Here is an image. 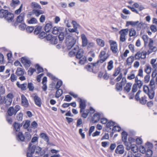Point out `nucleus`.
Here are the masks:
<instances>
[{"mask_svg": "<svg viewBox=\"0 0 157 157\" xmlns=\"http://www.w3.org/2000/svg\"><path fill=\"white\" fill-rule=\"evenodd\" d=\"M35 150L36 154L40 155H43L45 153L44 151H42L41 148L39 146L33 145L31 143H30L27 150V157H33V155Z\"/></svg>", "mask_w": 157, "mask_h": 157, "instance_id": "1", "label": "nucleus"}, {"mask_svg": "<svg viewBox=\"0 0 157 157\" xmlns=\"http://www.w3.org/2000/svg\"><path fill=\"white\" fill-rule=\"evenodd\" d=\"M155 83L154 80L153 79H151L149 86L146 85H144L143 86L144 92L147 94L149 98L151 99H153L154 97L155 89Z\"/></svg>", "mask_w": 157, "mask_h": 157, "instance_id": "2", "label": "nucleus"}, {"mask_svg": "<svg viewBox=\"0 0 157 157\" xmlns=\"http://www.w3.org/2000/svg\"><path fill=\"white\" fill-rule=\"evenodd\" d=\"M66 32L65 44L68 49L70 50L76 44V40L72 36V34L67 33V29H65Z\"/></svg>", "mask_w": 157, "mask_h": 157, "instance_id": "3", "label": "nucleus"}, {"mask_svg": "<svg viewBox=\"0 0 157 157\" xmlns=\"http://www.w3.org/2000/svg\"><path fill=\"white\" fill-rule=\"evenodd\" d=\"M20 109V107L18 105H16L14 108L13 106L10 107L8 109L7 114L10 116L15 115Z\"/></svg>", "mask_w": 157, "mask_h": 157, "instance_id": "4", "label": "nucleus"}, {"mask_svg": "<svg viewBox=\"0 0 157 157\" xmlns=\"http://www.w3.org/2000/svg\"><path fill=\"white\" fill-rule=\"evenodd\" d=\"M109 42L110 45V49L113 53L116 54L118 51L117 44L116 42L110 40Z\"/></svg>", "mask_w": 157, "mask_h": 157, "instance_id": "5", "label": "nucleus"}, {"mask_svg": "<svg viewBox=\"0 0 157 157\" xmlns=\"http://www.w3.org/2000/svg\"><path fill=\"white\" fill-rule=\"evenodd\" d=\"M24 121L21 123H19L16 121L13 123L12 126L13 127V130L16 132H19L20 130L21 127L24 123Z\"/></svg>", "mask_w": 157, "mask_h": 157, "instance_id": "6", "label": "nucleus"}, {"mask_svg": "<svg viewBox=\"0 0 157 157\" xmlns=\"http://www.w3.org/2000/svg\"><path fill=\"white\" fill-rule=\"evenodd\" d=\"M21 62L23 64L25 67H29L31 64L30 61L25 57H22L21 58Z\"/></svg>", "mask_w": 157, "mask_h": 157, "instance_id": "7", "label": "nucleus"}, {"mask_svg": "<svg viewBox=\"0 0 157 157\" xmlns=\"http://www.w3.org/2000/svg\"><path fill=\"white\" fill-rule=\"evenodd\" d=\"M16 138L19 142H24L25 141V135L22 132H19L18 133H16Z\"/></svg>", "mask_w": 157, "mask_h": 157, "instance_id": "8", "label": "nucleus"}, {"mask_svg": "<svg viewBox=\"0 0 157 157\" xmlns=\"http://www.w3.org/2000/svg\"><path fill=\"white\" fill-rule=\"evenodd\" d=\"M128 133L125 131H123L121 133L122 140L125 146H128V143L127 141Z\"/></svg>", "mask_w": 157, "mask_h": 157, "instance_id": "9", "label": "nucleus"}, {"mask_svg": "<svg viewBox=\"0 0 157 157\" xmlns=\"http://www.w3.org/2000/svg\"><path fill=\"white\" fill-rule=\"evenodd\" d=\"M124 152V148L122 145H119L115 150V152L117 154H122Z\"/></svg>", "mask_w": 157, "mask_h": 157, "instance_id": "10", "label": "nucleus"}, {"mask_svg": "<svg viewBox=\"0 0 157 157\" xmlns=\"http://www.w3.org/2000/svg\"><path fill=\"white\" fill-rule=\"evenodd\" d=\"M126 146V149L128 150L131 149L132 151L134 153H135L138 151V148L137 146L135 144H132L130 145Z\"/></svg>", "mask_w": 157, "mask_h": 157, "instance_id": "11", "label": "nucleus"}, {"mask_svg": "<svg viewBox=\"0 0 157 157\" xmlns=\"http://www.w3.org/2000/svg\"><path fill=\"white\" fill-rule=\"evenodd\" d=\"M33 99L35 104L38 106L40 107L42 104L40 98L36 95L33 97Z\"/></svg>", "mask_w": 157, "mask_h": 157, "instance_id": "12", "label": "nucleus"}, {"mask_svg": "<svg viewBox=\"0 0 157 157\" xmlns=\"http://www.w3.org/2000/svg\"><path fill=\"white\" fill-rule=\"evenodd\" d=\"M21 99L22 105L26 108L28 107L29 103L27 98L24 95L21 96Z\"/></svg>", "mask_w": 157, "mask_h": 157, "instance_id": "13", "label": "nucleus"}, {"mask_svg": "<svg viewBox=\"0 0 157 157\" xmlns=\"http://www.w3.org/2000/svg\"><path fill=\"white\" fill-rule=\"evenodd\" d=\"M14 17L13 14L9 12L7 13V15L5 17V19L8 22H11L13 20Z\"/></svg>", "mask_w": 157, "mask_h": 157, "instance_id": "14", "label": "nucleus"}, {"mask_svg": "<svg viewBox=\"0 0 157 157\" xmlns=\"http://www.w3.org/2000/svg\"><path fill=\"white\" fill-rule=\"evenodd\" d=\"M81 38L82 40V46L83 47H86L88 44V40L85 35L83 33L81 35Z\"/></svg>", "mask_w": 157, "mask_h": 157, "instance_id": "15", "label": "nucleus"}, {"mask_svg": "<svg viewBox=\"0 0 157 157\" xmlns=\"http://www.w3.org/2000/svg\"><path fill=\"white\" fill-rule=\"evenodd\" d=\"M84 53V51L82 49H79L78 47V49L76 52L75 56L76 58L78 59H80L82 57H83Z\"/></svg>", "mask_w": 157, "mask_h": 157, "instance_id": "16", "label": "nucleus"}, {"mask_svg": "<svg viewBox=\"0 0 157 157\" xmlns=\"http://www.w3.org/2000/svg\"><path fill=\"white\" fill-rule=\"evenodd\" d=\"M78 100H79V107L80 108V112H82L83 110L85 109L86 107V105L85 102L84 101H83L82 99L79 98Z\"/></svg>", "mask_w": 157, "mask_h": 157, "instance_id": "17", "label": "nucleus"}, {"mask_svg": "<svg viewBox=\"0 0 157 157\" xmlns=\"http://www.w3.org/2000/svg\"><path fill=\"white\" fill-rule=\"evenodd\" d=\"M100 119V114L99 113H95L93 116L92 121L93 123L98 122Z\"/></svg>", "mask_w": 157, "mask_h": 157, "instance_id": "18", "label": "nucleus"}, {"mask_svg": "<svg viewBox=\"0 0 157 157\" xmlns=\"http://www.w3.org/2000/svg\"><path fill=\"white\" fill-rule=\"evenodd\" d=\"M52 27V23L50 22L49 23H47L45 25L44 27V30L46 33H49L50 32Z\"/></svg>", "mask_w": 157, "mask_h": 157, "instance_id": "19", "label": "nucleus"}, {"mask_svg": "<svg viewBox=\"0 0 157 157\" xmlns=\"http://www.w3.org/2000/svg\"><path fill=\"white\" fill-rule=\"evenodd\" d=\"M16 85L17 86L21 89V90H25L26 89L27 84L26 83H25L21 84H20L18 82H17L16 83Z\"/></svg>", "mask_w": 157, "mask_h": 157, "instance_id": "20", "label": "nucleus"}, {"mask_svg": "<svg viewBox=\"0 0 157 157\" xmlns=\"http://www.w3.org/2000/svg\"><path fill=\"white\" fill-rule=\"evenodd\" d=\"M78 49V46L77 45H76L73 49L69 52L68 54L69 56L70 57L75 56L76 52Z\"/></svg>", "mask_w": 157, "mask_h": 157, "instance_id": "21", "label": "nucleus"}, {"mask_svg": "<svg viewBox=\"0 0 157 157\" xmlns=\"http://www.w3.org/2000/svg\"><path fill=\"white\" fill-rule=\"evenodd\" d=\"M25 16L24 13H21L19 16L17 17L16 20L19 23H22L23 22H24Z\"/></svg>", "mask_w": 157, "mask_h": 157, "instance_id": "22", "label": "nucleus"}, {"mask_svg": "<svg viewBox=\"0 0 157 157\" xmlns=\"http://www.w3.org/2000/svg\"><path fill=\"white\" fill-rule=\"evenodd\" d=\"M132 83L131 82H128L126 83V86L124 88V91L126 92L127 93L130 92Z\"/></svg>", "mask_w": 157, "mask_h": 157, "instance_id": "23", "label": "nucleus"}, {"mask_svg": "<svg viewBox=\"0 0 157 157\" xmlns=\"http://www.w3.org/2000/svg\"><path fill=\"white\" fill-rule=\"evenodd\" d=\"M8 12L7 10H4L2 9L0 10V17L1 18L4 17L5 18V17L7 15V13Z\"/></svg>", "mask_w": 157, "mask_h": 157, "instance_id": "24", "label": "nucleus"}, {"mask_svg": "<svg viewBox=\"0 0 157 157\" xmlns=\"http://www.w3.org/2000/svg\"><path fill=\"white\" fill-rule=\"evenodd\" d=\"M42 27L41 26L36 25L35 26V29L34 31V33L36 35L39 34L41 31Z\"/></svg>", "mask_w": 157, "mask_h": 157, "instance_id": "25", "label": "nucleus"}, {"mask_svg": "<svg viewBox=\"0 0 157 157\" xmlns=\"http://www.w3.org/2000/svg\"><path fill=\"white\" fill-rule=\"evenodd\" d=\"M24 70L21 68H18L16 71L15 74L18 76H20L24 74Z\"/></svg>", "mask_w": 157, "mask_h": 157, "instance_id": "26", "label": "nucleus"}, {"mask_svg": "<svg viewBox=\"0 0 157 157\" xmlns=\"http://www.w3.org/2000/svg\"><path fill=\"white\" fill-rule=\"evenodd\" d=\"M20 3L21 2L19 0H12L10 6L12 7H15Z\"/></svg>", "mask_w": 157, "mask_h": 157, "instance_id": "27", "label": "nucleus"}, {"mask_svg": "<svg viewBox=\"0 0 157 157\" xmlns=\"http://www.w3.org/2000/svg\"><path fill=\"white\" fill-rule=\"evenodd\" d=\"M137 26L136 29L137 30L139 31L141 29V28H144V29L145 28V27L146 26V25L145 23H143L142 22H141L140 23L139 22L137 25H136Z\"/></svg>", "mask_w": 157, "mask_h": 157, "instance_id": "28", "label": "nucleus"}, {"mask_svg": "<svg viewBox=\"0 0 157 157\" xmlns=\"http://www.w3.org/2000/svg\"><path fill=\"white\" fill-rule=\"evenodd\" d=\"M25 142H27L30 140L31 136L30 134L28 132H26L25 134Z\"/></svg>", "mask_w": 157, "mask_h": 157, "instance_id": "29", "label": "nucleus"}, {"mask_svg": "<svg viewBox=\"0 0 157 157\" xmlns=\"http://www.w3.org/2000/svg\"><path fill=\"white\" fill-rule=\"evenodd\" d=\"M134 59V56H131L128 57L126 60L127 65H131L133 62Z\"/></svg>", "mask_w": 157, "mask_h": 157, "instance_id": "30", "label": "nucleus"}, {"mask_svg": "<svg viewBox=\"0 0 157 157\" xmlns=\"http://www.w3.org/2000/svg\"><path fill=\"white\" fill-rule=\"evenodd\" d=\"M153 41L152 40L150 39V42L148 44V46L150 50H152V51H156V48L155 47H153Z\"/></svg>", "mask_w": 157, "mask_h": 157, "instance_id": "31", "label": "nucleus"}, {"mask_svg": "<svg viewBox=\"0 0 157 157\" xmlns=\"http://www.w3.org/2000/svg\"><path fill=\"white\" fill-rule=\"evenodd\" d=\"M33 12L36 17H38L41 14L44 13L43 11L39 10H33Z\"/></svg>", "mask_w": 157, "mask_h": 157, "instance_id": "32", "label": "nucleus"}, {"mask_svg": "<svg viewBox=\"0 0 157 157\" xmlns=\"http://www.w3.org/2000/svg\"><path fill=\"white\" fill-rule=\"evenodd\" d=\"M58 40L57 36H52V39L50 41L52 44H56L58 43Z\"/></svg>", "mask_w": 157, "mask_h": 157, "instance_id": "33", "label": "nucleus"}, {"mask_svg": "<svg viewBox=\"0 0 157 157\" xmlns=\"http://www.w3.org/2000/svg\"><path fill=\"white\" fill-rule=\"evenodd\" d=\"M79 59L80 60L79 63L81 65L84 64L87 62L86 57L85 56L82 57L81 59Z\"/></svg>", "mask_w": 157, "mask_h": 157, "instance_id": "34", "label": "nucleus"}, {"mask_svg": "<svg viewBox=\"0 0 157 157\" xmlns=\"http://www.w3.org/2000/svg\"><path fill=\"white\" fill-rule=\"evenodd\" d=\"M123 86V85L119 82L117 83L115 85V89L116 90L118 91H122V90Z\"/></svg>", "mask_w": 157, "mask_h": 157, "instance_id": "35", "label": "nucleus"}, {"mask_svg": "<svg viewBox=\"0 0 157 157\" xmlns=\"http://www.w3.org/2000/svg\"><path fill=\"white\" fill-rule=\"evenodd\" d=\"M129 36L130 37L135 36L136 34V32L134 28H131L129 29Z\"/></svg>", "mask_w": 157, "mask_h": 157, "instance_id": "36", "label": "nucleus"}, {"mask_svg": "<svg viewBox=\"0 0 157 157\" xmlns=\"http://www.w3.org/2000/svg\"><path fill=\"white\" fill-rule=\"evenodd\" d=\"M57 90L55 94V97L58 98L63 94V90L61 89H56Z\"/></svg>", "mask_w": 157, "mask_h": 157, "instance_id": "37", "label": "nucleus"}, {"mask_svg": "<svg viewBox=\"0 0 157 157\" xmlns=\"http://www.w3.org/2000/svg\"><path fill=\"white\" fill-rule=\"evenodd\" d=\"M128 31L129 30L128 29H122L119 32V33L120 34L126 36L128 33Z\"/></svg>", "mask_w": 157, "mask_h": 157, "instance_id": "38", "label": "nucleus"}, {"mask_svg": "<svg viewBox=\"0 0 157 157\" xmlns=\"http://www.w3.org/2000/svg\"><path fill=\"white\" fill-rule=\"evenodd\" d=\"M147 97L144 95L143 97H141V99H140V100H139L140 103L142 104V105L145 104L147 101V100H146Z\"/></svg>", "mask_w": 157, "mask_h": 157, "instance_id": "39", "label": "nucleus"}, {"mask_svg": "<svg viewBox=\"0 0 157 157\" xmlns=\"http://www.w3.org/2000/svg\"><path fill=\"white\" fill-rule=\"evenodd\" d=\"M97 42L100 46L103 47L105 45L104 41L102 39H97L96 40Z\"/></svg>", "mask_w": 157, "mask_h": 157, "instance_id": "40", "label": "nucleus"}, {"mask_svg": "<svg viewBox=\"0 0 157 157\" xmlns=\"http://www.w3.org/2000/svg\"><path fill=\"white\" fill-rule=\"evenodd\" d=\"M72 23L73 25L74 29L76 30V31H78L77 30V28L79 27H80V25L78 24L77 22L75 21H72Z\"/></svg>", "mask_w": 157, "mask_h": 157, "instance_id": "41", "label": "nucleus"}, {"mask_svg": "<svg viewBox=\"0 0 157 157\" xmlns=\"http://www.w3.org/2000/svg\"><path fill=\"white\" fill-rule=\"evenodd\" d=\"M121 70V68L120 67H118L116 68L113 74V76L115 77L117 76L120 73Z\"/></svg>", "mask_w": 157, "mask_h": 157, "instance_id": "42", "label": "nucleus"}, {"mask_svg": "<svg viewBox=\"0 0 157 157\" xmlns=\"http://www.w3.org/2000/svg\"><path fill=\"white\" fill-rule=\"evenodd\" d=\"M27 88L29 91H33L34 88L33 84L32 82L28 83L27 85Z\"/></svg>", "mask_w": 157, "mask_h": 157, "instance_id": "43", "label": "nucleus"}, {"mask_svg": "<svg viewBox=\"0 0 157 157\" xmlns=\"http://www.w3.org/2000/svg\"><path fill=\"white\" fill-rule=\"evenodd\" d=\"M23 113L21 112H20L17 115L16 117V119L18 121H22L23 119Z\"/></svg>", "mask_w": 157, "mask_h": 157, "instance_id": "44", "label": "nucleus"}, {"mask_svg": "<svg viewBox=\"0 0 157 157\" xmlns=\"http://www.w3.org/2000/svg\"><path fill=\"white\" fill-rule=\"evenodd\" d=\"M31 6L34 8L41 9V7L36 2H32L31 3Z\"/></svg>", "mask_w": 157, "mask_h": 157, "instance_id": "45", "label": "nucleus"}, {"mask_svg": "<svg viewBox=\"0 0 157 157\" xmlns=\"http://www.w3.org/2000/svg\"><path fill=\"white\" fill-rule=\"evenodd\" d=\"M115 124V123L112 121H110L107 122L106 124V127L107 128H110L112 126H113Z\"/></svg>", "mask_w": 157, "mask_h": 157, "instance_id": "46", "label": "nucleus"}, {"mask_svg": "<svg viewBox=\"0 0 157 157\" xmlns=\"http://www.w3.org/2000/svg\"><path fill=\"white\" fill-rule=\"evenodd\" d=\"M4 104H6V105H10L12 102V101L11 100V99H9L7 98H5V96H4Z\"/></svg>", "mask_w": 157, "mask_h": 157, "instance_id": "47", "label": "nucleus"}, {"mask_svg": "<svg viewBox=\"0 0 157 157\" xmlns=\"http://www.w3.org/2000/svg\"><path fill=\"white\" fill-rule=\"evenodd\" d=\"M64 32H61L58 36V38L60 41L62 42L64 38Z\"/></svg>", "mask_w": 157, "mask_h": 157, "instance_id": "48", "label": "nucleus"}, {"mask_svg": "<svg viewBox=\"0 0 157 157\" xmlns=\"http://www.w3.org/2000/svg\"><path fill=\"white\" fill-rule=\"evenodd\" d=\"M113 62L112 60L110 61L108 63V65L107 66V69L108 70L110 71L113 68Z\"/></svg>", "mask_w": 157, "mask_h": 157, "instance_id": "49", "label": "nucleus"}, {"mask_svg": "<svg viewBox=\"0 0 157 157\" xmlns=\"http://www.w3.org/2000/svg\"><path fill=\"white\" fill-rule=\"evenodd\" d=\"M12 116H10L7 114L6 116V119L7 121L10 124H11L13 122L12 119L11 117Z\"/></svg>", "mask_w": 157, "mask_h": 157, "instance_id": "50", "label": "nucleus"}, {"mask_svg": "<svg viewBox=\"0 0 157 157\" xmlns=\"http://www.w3.org/2000/svg\"><path fill=\"white\" fill-rule=\"evenodd\" d=\"M47 36V33L44 31L41 32L38 35L40 39H43L45 38Z\"/></svg>", "mask_w": 157, "mask_h": 157, "instance_id": "51", "label": "nucleus"}, {"mask_svg": "<svg viewBox=\"0 0 157 157\" xmlns=\"http://www.w3.org/2000/svg\"><path fill=\"white\" fill-rule=\"evenodd\" d=\"M145 153L146 156L148 157H150L152 155V151L151 149H147Z\"/></svg>", "mask_w": 157, "mask_h": 157, "instance_id": "52", "label": "nucleus"}, {"mask_svg": "<svg viewBox=\"0 0 157 157\" xmlns=\"http://www.w3.org/2000/svg\"><path fill=\"white\" fill-rule=\"evenodd\" d=\"M90 63H89L85 67L86 68L87 71L91 72L93 71V68L92 67L91 64H90Z\"/></svg>", "mask_w": 157, "mask_h": 157, "instance_id": "53", "label": "nucleus"}, {"mask_svg": "<svg viewBox=\"0 0 157 157\" xmlns=\"http://www.w3.org/2000/svg\"><path fill=\"white\" fill-rule=\"evenodd\" d=\"M30 121L29 120H27L26 121L25 123L23 124V127L24 128H27L29 126L30 124Z\"/></svg>", "mask_w": 157, "mask_h": 157, "instance_id": "54", "label": "nucleus"}, {"mask_svg": "<svg viewBox=\"0 0 157 157\" xmlns=\"http://www.w3.org/2000/svg\"><path fill=\"white\" fill-rule=\"evenodd\" d=\"M36 67L37 70L38 71V73L43 72L44 71L43 68L42 67H40L39 64H36Z\"/></svg>", "mask_w": 157, "mask_h": 157, "instance_id": "55", "label": "nucleus"}, {"mask_svg": "<svg viewBox=\"0 0 157 157\" xmlns=\"http://www.w3.org/2000/svg\"><path fill=\"white\" fill-rule=\"evenodd\" d=\"M35 28L33 26H28L27 27L26 30L28 33H31L34 30Z\"/></svg>", "mask_w": 157, "mask_h": 157, "instance_id": "56", "label": "nucleus"}, {"mask_svg": "<svg viewBox=\"0 0 157 157\" xmlns=\"http://www.w3.org/2000/svg\"><path fill=\"white\" fill-rule=\"evenodd\" d=\"M37 21L36 19L34 17H32L28 21V23L29 24H33L36 23Z\"/></svg>", "mask_w": 157, "mask_h": 157, "instance_id": "57", "label": "nucleus"}, {"mask_svg": "<svg viewBox=\"0 0 157 157\" xmlns=\"http://www.w3.org/2000/svg\"><path fill=\"white\" fill-rule=\"evenodd\" d=\"M144 71L148 74L150 73L151 71V68L149 65H146V68L145 69Z\"/></svg>", "mask_w": 157, "mask_h": 157, "instance_id": "58", "label": "nucleus"}, {"mask_svg": "<svg viewBox=\"0 0 157 157\" xmlns=\"http://www.w3.org/2000/svg\"><path fill=\"white\" fill-rule=\"evenodd\" d=\"M134 84H136L137 86H138L139 88L140 89L143 84V82L140 80L136 82H135Z\"/></svg>", "mask_w": 157, "mask_h": 157, "instance_id": "59", "label": "nucleus"}, {"mask_svg": "<svg viewBox=\"0 0 157 157\" xmlns=\"http://www.w3.org/2000/svg\"><path fill=\"white\" fill-rule=\"evenodd\" d=\"M142 57L141 55L140 52H138L135 55V58L136 60H139Z\"/></svg>", "mask_w": 157, "mask_h": 157, "instance_id": "60", "label": "nucleus"}, {"mask_svg": "<svg viewBox=\"0 0 157 157\" xmlns=\"http://www.w3.org/2000/svg\"><path fill=\"white\" fill-rule=\"evenodd\" d=\"M141 92V90H139L135 95V98L137 101H139L140 100L139 95Z\"/></svg>", "mask_w": 157, "mask_h": 157, "instance_id": "61", "label": "nucleus"}, {"mask_svg": "<svg viewBox=\"0 0 157 157\" xmlns=\"http://www.w3.org/2000/svg\"><path fill=\"white\" fill-rule=\"evenodd\" d=\"M63 83L62 81L60 80L58 81L56 83L55 86V88L56 89H59L60 87L61 86Z\"/></svg>", "mask_w": 157, "mask_h": 157, "instance_id": "62", "label": "nucleus"}, {"mask_svg": "<svg viewBox=\"0 0 157 157\" xmlns=\"http://www.w3.org/2000/svg\"><path fill=\"white\" fill-rule=\"evenodd\" d=\"M121 130V128L118 126H115L113 127L112 131H118L120 132Z\"/></svg>", "mask_w": 157, "mask_h": 157, "instance_id": "63", "label": "nucleus"}, {"mask_svg": "<svg viewBox=\"0 0 157 157\" xmlns=\"http://www.w3.org/2000/svg\"><path fill=\"white\" fill-rule=\"evenodd\" d=\"M36 71V69L31 67H30L28 71V74L30 75H32L34 72Z\"/></svg>", "mask_w": 157, "mask_h": 157, "instance_id": "64", "label": "nucleus"}]
</instances>
